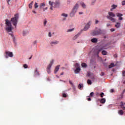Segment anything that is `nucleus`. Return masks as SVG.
Listing matches in <instances>:
<instances>
[{"label":"nucleus","instance_id":"1a4fd4ad","mask_svg":"<svg viewBox=\"0 0 125 125\" xmlns=\"http://www.w3.org/2000/svg\"><path fill=\"white\" fill-rule=\"evenodd\" d=\"M90 27V22H88L84 27L83 31H87Z\"/></svg>","mask_w":125,"mask_h":125},{"label":"nucleus","instance_id":"7c9ffc66","mask_svg":"<svg viewBox=\"0 0 125 125\" xmlns=\"http://www.w3.org/2000/svg\"><path fill=\"white\" fill-rule=\"evenodd\" d=\"M33 1H31V2L29 4V8H32V6H33Z\"/></svg>","mask_w":125,"mask_h":125},{"label":"nucleus","instance_id":"bb28decb","mask_svg":"<svg viewBox=\"0 0 125 125\" xmlns=\"http://www.w3.org/2000/svg\"><path fill=\"white\" fill-rule=\"evenodd\" d=\"M69 83H70V84H71L73 88L75 89H76V87H75V85H74V84H73V83H72V82L71 81H69Z\"/></svg>","mask_w":125,"mask_h":125},{"label":"nucleus","instance_id":"7ed1b4c3","mask_svg":"<svg viewBox=\"0 0 125 125\" xmlns=\"http://www.w3.org/2000/svg\"><path fill=\"white\" fill-rule=\"evenodd\" d=\"M19 18V14H16L14 16V18H12L11 20V22H12V24H13L15 27L16 28V25H17V23H18V19Z\"/></svg>","mask_w":125,"mask_h":125},{"label":"nucleus","instance_id":"9b49d317","mask_svg":"<svg viewBox=\"0 0 125 125\" xmlns=\"http://www.w3.org/2000/svg\"><path fill=\"white\" fill-rule=\"evenodd\" d=\"M116 15L117 16V17H119L118 20H120V21H122V20H123V17H122V16H123V14L120 13H118L116 14Z\"/></svg>","mask_w":125,"mask_h":125},{"label":"nucleus","instance_id":"f8f14e48","mask_svg":"<svg viewBox=\"0 0 125 125\" xmlns=\"http://www.w3.org/2000/svg\"><path fill=\"white\" fill-rule=\"evenodd\" d=\"M117 7H118V5H115V4H113L111 6V8L110 9V11H113V10L114 9H116Z\"/></svg>","mask_w":125,"mask_h":125},{"label":"nucleus","instance_id":"6e6d98bb","mask_svg":"<svg viewBox=\"0 0 125 125\" xmlns=\"http://www.w3.org/2000/svg\"><path fill=\"white\" fill-rule=\"evenodd\" d=\"M110 24H109V23H107V24H106L107 27H109V26H110Z\"/></svg>","mask_w":125,"mask_h":125},{"label":"nucleus","instance_id":"de8ad7c7","mask_svg":"<svg viewBox=\"0 0 125 125\" xmlns=\"http://www.w3.org/2000/svg\"><path fill=\"white\" fill-rule=\"evenodd\" d=\"M79 14L80 15H82V14H83V12H79Z\"/></svg>","mask_w":125,"mask_h":125},{"label":"nucleus","instance_id":"393cba45","mask_svg":"<svg viewBox=\"0 0 125 125\" xmlns=\"http://www.w3.org/2000/svg\"><path fill=\"white\" fill-rule=\"evenodd\" d=\"M118 114L119 115H124V111L122 110H119Z\"/></svg>","mask_w":125,"mask_h":125},{"label":"nucleus","instance_id":"052dcab7","mask_svg":"<svg viewBox=\"0 0 125 125\" xmlns=\"http://www.w3.org/2000/svg\"><path fill=\"white\" fill-rule=\"evenodd\" d=\"M125 92V89L123 90V93Z\"/></svg>","mask_w":125,"mask_h":125},{"label":"nucleus","instance_id":"a18cd8bd","mask_svg":"<svg viewBox=\"0 0 125 125\" xmlns=\"http://www.w3.org/2000/svg\"><path fill=\"white\" fill-rule=\"evenodd\" d=\"M115 29L114 28H111L110 29L111 32H115Z\"/></svg>","mask_w":125,"mask_h":125},{"label":"nucleus","instance_id":"f704fd0d","mask_svg":"<svg viewBox=\"0 0 125 125\" xmlns=\"http://www.w3.org/2000/svg\"><path fill=\"white\" fill-rule=\"evenodd\" d=\"M27 34H28V32H27V31L23 32V36H26V35H27Z\"/></svg>","mask_w":125,"mask_h":125},{"label":"nucleus","instance_id":"20e7f679","mask_svg":"<svg viewBox=\"0 0 125 125\" xmlns=\"http://www.w3.org/2000/svg\"><path fill=\"white\" fill-rule=\"evenodd\" d=\"M108 14L109 16H106V18L107 19H109V20H111L112 22H116V20L113 18L115 17L116 16V15L112 12H109L108 13Z\"/></svg>","mask_w":125,"mask_h":125},{"label":"nucleus","instance_id":"4be33fe9","mask_svg":"<svg viewBox=\"0 0 125 125\" xmlns=\"http://www.w3.org/2000/svg\"><path fill=\"white\" fill-rule=\"evenodd\" d=\"M81 66L83 67V68H86L87 67V64L84 62H83L82 63Z\"/></svg>","mask_w":125,"mask_h":125},{"label":"nucleus","instance_id":"473e14b6","mask_svg":"<svg viewBox=\"0 0 125 125\" xmlns=\"http://www.w3.org/2000/svg\"><path fill=\"white\" fill-rule=\"evenodd\" d=\"M74 30H75L74 28H72V29H68L67 32H73V31H74Z\"/></svg>","mask_w":125,"mask_h":125},{"label":"nucleus","instance_id":"864d4df0","mask_svg":"<svg viewBox=\"0 0 125 125\" xmlns=\"http://www.w3.org/2000/svg\"><path fill=\"white\" fill-rule=\"evenodd\" d=\"M49 37H51V33L49 32L48 34Z\"/></svg>","mask_w":125,"mask_h":125},{"label":"nucleus","instance_id":"5701e85b","mask_svg":"<svg viewBox=\"0 0 125 125\" xmlns=\"http://www.w3.org/2000/svg\"><path fill=\"white\" fill-rule=\"evenodd\" d=\"M79 36H80V34H78L77 35H75V36L73 38V40H77V39H78V37H79Z\"/></svg>","mask_w":125,"mask_h":125},{"label":"nucleus","instance_id":"a211bd4d","mask_svg":"<svg viewBox=\"0 0 125 125\" xmlns=\"http://www.w3.org/2000/svg\"><path fill=\"white\" fill-rule=\"evenodd\" d=\"M100 102L102 103V104H104L105 102H106V99L105 98H102L100 100Z\"/></svg>","mask_w":125,"mask_h":125},{"label":"nucleus","instance_id":"3c124183","mask_svg":"<svg viewBox=\"0 0 125 125\" xmlns=\"http://www.w3.org/2000/svg\"><path fill=\"white\" fill-rule=\"evenodd\" d=\"M87 100L88 101H91V99L90 98H88Z\"/></svg>","mask_w":125,"mask_h":125},{"label":"nucleus","instance_id":"6ab92c4d","mask_svg":"<svg viewBox=\"0 0 125 125\" xmlns=\"http://www.w3.org/2000/svg\"><path fill=\"white\" fill-rule=\"evenodd\" d=\"M35 75H36L37 76H40V73L38 71V68H35V71H34Z\"/></svg>","mask_w":125,"mask_h":125},{"label":"nucleus","instance_id":"f03ea898","mask_svg":"<svg viewBox=\"0 0 125 125\" xmlns=\"http://www.w3.org/2000/svg\"><path fill=\"white\" fill-rule=\"evenodd\" d=\"M5 24L7 26L5 28L6 31H7L8 33L11 32V31H12V25H11V22H10L8 19H6Z\"/></svg>","mask_w":125,"mask_h":125},{"label":"nucleus","instance_id":"c756f323","mask_svg":"<svg viewBox=\"0 0 125 125\" xmlns=\"http://www.w3.org/2000/svg\"><path fill=\"white\" fill-rule=\"evenodd\" d=\"M74 66H75V68H76V69H77V68H80V64H79V63H75V64L74 65Z\"/></svg>","mask_w":125,"mask_h":125},{"label":"nucleus","instance_id":"338daca9","mask_svg":"<svg viewBox=\"0 0 125 125\" xmlns=\"http://www.w3.org/2000/svg\"><path fill=\"white\" fill-rule=\"evenodd\" d=\"M11 36H12V34H11Z\"/></svg>","mask_w":125,"mask_h":125},{"label":"nucleus","instance_id":"e2e57ef3","mask_svg":"<svg viewBox=\"0 0 125 125\" xmlns=\"http://www.w3.org/2000/svg\"><path fill=\"white\" fill-rule=\"evenodd\" d=\"M29 59H32V56L30 58H29Z\"/></svg>","mask_w":125,"mask_h":125},{"label":"nucleus","instance_id":"2eb2a0df","mask_svg":"<svg viewBox=\"0 0 125 125\" xmlns=\"http://www.w3.org/2000/svg\"><path fill=\"white\" fill-rule=\"evenodd\" d=\"M103 49H105L104 47H101L99 48L97 52V54L98 55V54H99V52H100V51H101L102 50H103Z\"/></svg>","mask_w":125,"mask_h":125},{"label":"nucleus","instance_id":"4468645a","mask_svg":"<svg viewBox=\"0 0 125 125\" xmlns=\"http://www.w3.org/2000/svg\"><path fill=\"white\" fill-rule=\"evenodd\" d=\"M60 67V65H57V66H56L55 71H54L55 74H56V73H57L58 71H59Z\"/></svg>","mask_w":125,"mask_h":125},{"label":"nucleus","instance_id":"4c0bfd02","mask_svg":"<svg viewBox=\"0 0 125 125\" xmlns=\"http://www.w3.org/2000/svg\"><path fill=\"white\" fill-rule=\"evenodd\" d=\"M90 95L91 96V97H92V96H93V95H94V93L93 92H92L90 93Z\"/></svg>","mask_w":125,"mask_h":125},{"label":"nucleus","instance_id":"c85d7f7f","mask_svg":"<svg viewBox=\"0 0 125 125\" xmlns=\"http://www.w3.org/2000/svg\"><path fill=\"white\" fill-rule=\"evenodd\" d=\"M102 54H103V55H107V52L105 50H103L102 52Z\"/></svg>","mask_w":125,"mask_h":125},{"label":"nucleus","instance_id":"0e129e2a","mask_svg":"<svg viewBox=\"0 0 125 125\" xmlns=\"http://www.w3.org/2000/svg\"><path fill=\"white\" fill-rule=\"evenodd\" d=\"M63 20H66V19H63Z\"/></svg>","mask_w":125,"mask_h":125},{"label":"nucleus","instance_id":"423d86ee","mask_svg":"<svg viewBox=\"0 0 125 125\" xmlns=\"http://www.w3.org/2000/svg\"><path fill=\"white\" fill-rule=\"evenodd\" d=\"M49 4L51 5L50 9H51V10H52L53 9L52 8L53 4H55L56 7H57V6H59V4H60V2L59 0H56L55 2H51V1H49Z\"/></svg>","mask_w":125,"mask_h":125},{"label":"nucleus","instance_id":"69168bd1","mask_svg":"<svg viewBox=\"0 0 125 125\" xmlns=\"http://www.w3.org/2000/svg\"><path fill=\"white\" fill-rule=\"evenodd\" d=\"M88 76H89V73H88Z\"/></svg>","mask_w":125,"mask_h":125},{"label":"nucleus","instance_id":"f3484780","mask_svg":"<svg viewBox=\"0 0 125 125\" xmlns=\"http://www.w3.org/2000/svg\"><path fill=\"white\" fill-rule=\"evenodd\" d=\"M98 40L97 38H93L91 39V42H93L94 43H96L97 42Z\"/></svg>","mask_w":125,"mask_h":125},{"label":"nucleus","instance_id":"0eeeda50","mask_svg":"<svg viewBox=\"0 0 125 125\" xmlns=\"http://www.w3.org/2000/svg\"><path fill=\"white\" fill-rule=\"evenodd\" d=\"M54 62V60H51V61L50 62V63L47 67V72L48 74H50V69L51 68V66H52V64H53Z\"/></svg>","mask_w":125,"mask_h":125},{"label":"nucleus","instance_id":"8fccbe9b","mask_svg":"<svg viewBox=\"0 0 125 125\" xmlns=\"http://www.w3.org/2000/svg\"><path fill=\"white\" fill-rule=\"evenodd\" d=\"M99 21H98V20H96L95 21V24H98Z\"/></svg>","mask_w":125,"mask_h":125},{"label":"nucleus","instance_id":"b1692460","mask_svg":"<svg viewBox=\"0 0 125 125\" xmlns=\"http://www.w3.org/2000/svg\"><path fill=\"white\" fill-rule=\"evenodd\" d=\"M81 5H82L83 8H86V5L83 2L81 3Z\"/></svg>","mask_w":125,"mask_h":125},{"label":"nucleus","instance_id":"09e8293b","mask_svg":"<svg viewBox=\"0 0 125 125\" xmlns=\"http://www.w3.org/2000/svg\"><path fill=\"white\" fill-rule=\"evenodd\" d=\"M67 2L68 4H70V3H71V0H68Z\"/></svg>","mask_w":125,"mask_h":125},{"label":"nucleus","instance_id":"5fc2aeb1","mask_svg":"<svg viewBox=\"0 0 125 125\" xmlns=\"http://www.w3.org/2000/svg\"><path fill=\"white\" fill-rule=\"evenodd\" d=\"M64 75V72H62L61 73V76H63Z\"/></svg>","mask_w":125,"mask_h":125},{"label":"nucleus","instance_id":"72a5a7b5","mask_svg":"<svg viewBox=\"0 0 125 125\" xmlns=\"http://www.w3.org/2000/svg\"><path fill=\"white\" fill-rule=\"evenodd\" d=\"M34 7H35V8H38V7H39V5H38V3L35 2Z\"/></svg>","mask_w":125,"mask_h":125},{"label":"nucleus","instance_id":"6e6552de","mask_svg":"<svg viewBox=\"0 0 125 125\" xmlns=\"http://www.w3.org/2000/svg\"><path fill=\"white\" fill-rule=\"evenodd\" d=\"M6 55H5V58H8L9 57H13V53L11 52L6 51L5 52Z\"/></svg>","mask_w":125,"mask_h":125},{"label":"nucleus","instance_id":"ea45409f","mask_svg":"<svg viewBox=\"0 0 125 125\" xmlns=\"http://www.w3.org/2000/svg\"><path fill=\"white\" fill-rule=\"evenodd\" d=\"M103 95H104V93L103 92H102L101 94H100V96L102 98H103Z\"/></svg>","mask_w":125,"mask_h":125},{"label":"nucleus","instance_id":"cd10ccee","mask_svg":"<svg viewBox=\"0 0 125 125\" xmlns=\"http://www.w3.org/2000/svg\"><path fill=\"white\" fill-rule=\"evenodd\" d=\"M62 16H63V17H64L65 18L68 17V14H65V13H62Z\"/></svg>","mask_w":125,"mask_h":125},{"label":"nucleus","instance_id":"603ef678","mask_svg":"<svg viewBox=\"0 0 125 125\" xmlns=\"http://www.w3.org/2000/svg\"><path fill=\"white\" fill-rule=\"evenodd\" d=\"M32 12H33V13H34L35 14H37V12H36V11H34V10L32 11Z\"/></svg>","mask_w":125,"mask_h":125},{"label":"nucleus","instance_id":"aec40b11","mask_svg":"<svg viewBox=\"0 0 125 125\" xmlns=\"http://www.w3.org/2000/svg\"><path fill=\"white\" fill-rule=\"evenodd\" d=\"M115 27L116 28H119L121 27V23L120 22H117L116 24L115 25Z\"/></svg>","mask_w":125,"mask_h":125},{"label":"nucleus","instance_id":"412c9836","mask_svg":"<svg viewBox=\"0 0 125 125\" xmlns=\"http://www.w3.org/2000/svg\"><path fill=\"white\" fill-rule=\"evenodd\" d=\"M44 6H45V3L44 2L43 3H41L40 4V8H42V7H44Z\"/></svg>","mask_w":125,"mask_h":125},{"label":"nucleus","instance_id":"39448f33","mask_svg":"<svg viewBox=\"0 0 125 125\" xmlns=\"http://www.w3.org/2000/svg\"><path fill=\"white\" fill-rule=\"evenodd\" d=\"M78 8H79V4L77 3L75 5L70 14V17H73V16H75V14H76V12H77Z\"/></svg>","mask_w":125,"mask_h":125},{"label":"nucleus","instance_id":"a878e982","mask_svg":"<svg viewBox=\"0 0 125 125\" xmlns=\"http://www.w3.org/2000/svg\"><path fill=\"white\" fill-rule=\"evenodd\" d=\"M113 67H115V64H114V62L111 63L110 65H109V68H113Z\"/></svg>","mask_w":125,"mask_h":125},{"label":"nucleus","instance_id":"58836bf2","mask_svg":"<svg viewBox=\"0 0 125 125\" xmlns=\"http://www.w3.org/2000/svg\"><path fill=\"white\" fill-rule=\"evenodd\" d=\"M46 23H47V21L45 20L43 22L44 26H45L46 25Z\"/></svg>","mask_w":125,"mask_h":125},{"label":"nucleus","instance_id":"13d9d810","mask_svg":"<svg viewBox=\"0 0 125 125\" xmlns=\"http://www.w3.org/2000/svg\"><path fill=\"white\" fill-rule=\"evenodd\" d=\"M9 1H10V0H7L8 4H9Z\"/></svg>","mask_w":125,"mask_h":125},{"label":"nucleus","instance_id":"bf43d9fd","mask_svg":"<svg viewBox=\"0 0 125 125\" xmlns=\"http://www.w3.org/2000/svg\"><path fill=\"white\" fill-rule=\"evenodd\" d=\"M122 73H123V75L125 74V71H123Z\"/></svg>","mask_w":125,"mask_h":125},{"label":"nucleus","instance_id":"c9c22d12","mask_svg":"<svg viewBox=\"0 0 125 125\" xmlns=\"http://www.w3.org/2000/svg\"><path fill=\"white\" fill-rule=\"evenodd\" d=\"M96 1V0H93L92 2H91V4L92 5H93V4H94V3H95V2Z\"/></svg>","mask_w":125,"mask_h":125},{"label":"nucleus","instance_id":"9d476101","mask_svg":"<svg viewBox=\"0 0 125 125\" xmlns=\"http://www.w3.org/2000/svg\"><path fill=\"white\" fill-rule=\"evenodd\" d=\"M59 43V41H54L50 42V44L51 46H53V45H55L56 44H58Z\"/></svg>","mask_w":125,"mask_h":125},{"label":"nucleus","instance_id":"680f3d73","mask_svg":"<svg viewBox=\"0 0 125 125\" xmlns=\"http://www.w3.org/2000/svg\"><path fill=\"white\" fill-rule=\"evenodd\" d=\"M121 98H123V94L121 95Z\"/></svg>","mask_w":125,"mask_h":125},{"label":"nucleus","instance_id":"dca6fc26","mask_svg":"<svg viewBox=\"0 0 125 125\" xmlns=\"http://www.w3.org/2000/svg\"><path fill=\"white\" fill-rule=\"evenodd\" d=\"M81 72V68H77L74 70V73L75 74H79Z\"/></svg>","mask_w":125,"mask_h":125},{"label":"nucleus","instance_id":"79ce46f5","mask_svg":"<svg viewBox=\"0 0 125 125\" xmlns=\"http://www.w3.org/2000/svg\"><path fill=\"white\" fill-rule=\"evenodd\" d=\"M62 97L66 98L67 97V94H66L65 93H63L62 94Z\"/></svg>","mask_w":125,"mask_h":125},{"label":"nucleus","instance_id":"a19ab883","mask_svg":"<svg viewBox=\"0 0 125 125\" xmlns=\"http://www.w3.org/2000/svg\"><path fill=\"white\" fill-rule=\"evenodd\" d=\"M78 87H79V89H81V88H82V87H83V86L82 85V84H79L78 85Z\"/></svg>","mask_w":125,"mask_h":125},{"label":"nucleus","instance_id":"37998d69","mask_svg":"<svg viewBox=\"0 0 125 125\" xmlns=\"http://www.w3.org/2000/svg\"><path fill=\"white\" fill-rule=\"evenodd\" d=\"M105 75V73H104V72H102L101 73V74H100V76H104Z\"/></svg>","mask_w":125,"mask_h":125},{"label":"nucleus","instance_id":"2f4dec72","mask_svg":"<svg viewBox=\"0 0 125 125\" xmlns=\"http://www.w3.org/2000/svg\"><path fill=\"white\" fill-rule=\"evenodd\" d=\"M87 83H88V84H91V83H92L91 82V80L88 79Z\"/></svg>","mask_w":125,"mask_h":125},{"label":"nucleus","instance_id":"c03bdc74","mask_svg":"<svg viewBox=\"0 0 125 125\" xmlns=\"http://www.w3.org/2000/svg\"><path fill=\"white\" fill-rule=\"evenodd\" d=\"M122 5H125V0H123L122 2Z\"/></svg>","mask_w":125,"mask_h":125},{"label":"nucleus","instance_id":"f257e3e1","mask_svg":"<svg viewBox=\"0 0 125 125\" xmlns=\"http://www.w3.org/2000/svg\"><path fill=\"white\" fill-rule=\"evenodd\" d=\"M92 36H98V35H105V31L101 30L100 28H95V29L92 32Z\"/></svg>","mask_w":125,"mask_h":125},{"label":"nucleus","instance_id":"ddd939ff","mask_svg":"<svg viewBox=\"0 0 125 125\" xmlns=\"http://www.w3.org/2000/svg\"><path fill=\"white\" fill-rule=\"evenodd\" d=\"M120 106L123 109V110H125V103H123V102H121Z\"/></svg>","mask_w":125,"mask_h":125},{"label":"nucleus","instance_id":"49530a36","mask_svg":"<svg viewBox=\"0 0 125 125\" xmlns=\"http://www.w3.org/2000/svg\"><path fill=\"white\" fill-rule=\"evenodd\" d=\"M114 89H111L110 90V92H111L112 93H113V92H114Z\"/></svg>","mask_w":125,"mask_h":125},{"label":"nucleus","instance_id":"4d7b16f0","mask_svg":"<svg viewBox=\"0 0 125 125\" xmlns=\"http://www.w3.org/2000/svg\"><path fill=\"white\" fill-rule=\"evenodd\" d=\"M46 9H47V7H46L45 8L43 9V11H44L45 10H46Z\"/></svg>","mask_w":125,"mask_h":125},{"label":"nucleus","instance_id":"e433bc0d","mask_svg":"<svg viewBox=\"0 0 125 125\" xmlns=\"http://www.w3.org/2000/svg\"><path fill=\"white\" fill-rule=\"evenodd\" d=\"M23 67L25 68V69H27V68H28V65L25 64L23 65Z\"/></svg>","mask_w":125,"mask_h":125}]
</instances>
